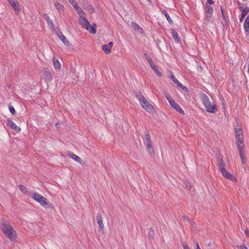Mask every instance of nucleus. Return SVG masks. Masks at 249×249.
Instances as JSON below:
<instances>
[{
    "mask_svg": "<svg viewBox=\"0 0 249 249\" xmlns=\"http://www.w3.org/2000/svg\"><path fill=\"white\" fill-rule=\"evenodd\" d=\"M171 34L175 41L178 43L180 42L181 39L178 33L174 29H171Z\"/></svg>",
    "mask_w": 249,
    "mask_h": 249,
    "instance_id": "nucleus-16",
    "label": "nucleus"
},
{
    "mask_svg": "<svg viewBox=\"0 0 249 249\" xmlns=\"http://www.w3.org/2000/svg\"><path fill=\"white\" fill-rule=\"evenodd\" d=\"M206 3H207V4H209L211 5L214 3V1L212 0H207V2Z\"/></svg>",
    "mask_w": 249,
    "mask_h": 249,
    "instance_id": "nucleus-50",
    "label": "nucleus"
},
{
    "mask_svg": "<svg viewBox=\"0 0 249 249\" xmlns=\"http://www.w3.org/2000/svg\"><path fill=\"white\" fill-rule=\"evenodd\" d=\"M131 26L133 27L135 31L139 33H142L143 31L142 29L135 22L132 21L131 23Z\"/></svg>",
    "mask_w": 249,
    "mask_h": 249,
    "instance_id": "nucleus-19",
    "label": "nucleus"
},
{
    "mask_svg": "<svg viewBox=\"0 0 249 249\" xmlns=\"http://www.w3.org/2000/svg\"><path fill=\"white\" fill-rule=\"evenodd\" d=\"M57 36L65 45L67 46H70V42L66 39L65 36L61 31H59L58 33H57Z\"/></svg>",
    "mask_w": 249,
    "mask_h": 249,
    "instance_id": "nucleus-14",
    "label": "nucleus"
},
{
    "mask_svg": "<svg viewBox=\"0 0 249 249\" xmlns=\"http://www.w3.org/2000/svg\"><path fill=\"white\" fill-rule=\"evenodd\" d=\"M239 9L240 11H242L241 15H242V17H245L249 12V8L248 7H246L245 8H243L242 6H240Z\"/></svg>",
    "mask_w": 249,
    "mask_h": 249,
    "instance_id": "nucleus-25",
    "label": "nucleus"
},
{
    "mask_svg": "<svg viewBox=\"0 0 249 249\" xmlns=\"http://www.w3.org/2000/svg\"><path fill=\"white\" fill-rule=\"evenodd\" d=\"M19 188L21 192L24 194H26L27 193V188L23 185H19Z\"/></svg>",
    "mask_w": 249,
    "mask_h": 249,
    "instance_id": "nucleus-32",
    "label": "nucleus"
},
{
    "mask_svg": "<svg viewBox=\"0 0 249 249\" xmlns=\"http://www.w3.org/2000/svg\"><path fill=\"white\" fill-rule=\"evenodd\" d=\"M96 220L97 223L98 224L100 231H101L102 232H103V231L104 230V225L103 222V218L102 214L100 213H97L96 216Z\"/></svg>",
    "mask_w": 249,
    "mask_h": 249,
    "instance_id": "nucleus-10",
    "label": "nucleus"
},
{
    "mask_svg": "<svg viewBox=\"0 0 249 249\" xmlns=\"http://www.w3.org/2000/svg\"><path fill=\"white\" fill-rule=\"evenodd\" d=\"M113 44V43L112 42H109L108 43V44L107 45L108 46V47L109 48L110 50H111V49L112 48Z\"/></svg>",
    "mask_w": 249,
    "mask_h": 249,
    "instance_id": "nucleus-47",
    "label": "nucleus"
},
{
    "mask_svg": "<svg viewBox=\"0 0 249 249\" xmlns=\"http://www.w3.org/2000/svg\"><path fill=\"white\" fill-rule=\"evenodd\" d=\"M169 104L171 106L174 108L177 111L180 113L181 115H184L185 113L180 106L174 101H169Z\"/></svg>",
    "mask_w": 249,
    "mask_h": 249,
    "instance_id": "nucleus-8",
    "label": "nucleus"
},
{
    "mask_svg": "<svg viewBox=\"0 0 249 249\" xmlns=\"http://www.w3.org/2000/svg\"><path fill=\"white\" fill-rule=\"evenodd\" d=\"M221 172L224 177L229 179V180L231 181L236 180L235 177L232 174L228 172L226 169H223V171H222Z\"/></svg>",
    "mask_w": 249,
    "mask_h": 249,
    "instance_id": "nucleus-9",
    "label": "nucleus"
},
{
    "mask_svg": "<svg viewBox=\"0 0 249 249\" xmlns=\"http://www.w3.org/2000/svg\"><path fill=\"white\" fill-rule=\"evenodd\" d=\"M239 128H235V133L236 132H238V130H239Z\"/></svg>",
    "mask_w": 249,
    "mask_h": 249,
    "instance_id": "nucleus-57",
    "label": "nucleus"
},
{
    "mask_svg": "<svg viewBox=\"0 0 249 249\" xmlns=\"http://www.w3.org/2000/svg\"><path fill=\"white\" fill-rule=\"evenodd\" d=\"M238 5H239V7L240 6H241V3H240L239 1H238Z\"/></svg>",
    "mask_w": 249,
    "mask_h": 249,
    "instance_id": "nucleus-58",
    "label": "nucleus"
},
{
    "mask_svg": "<svg viewBox=\"0 0 249 249\" xmlns=\"http://www.w3.org/2000/svg\"><path fill=\"white\" fill-rule=\"evenodd\" d=\"M222 104L223 108H225V106H226V103H225V101L224 100L223 98H222Z\"/></svg>",
    "mask_w": 249,
    "mask_h": 249,
    "instance_id": "nucleus-51",
    "label": "nucleus"
},
{
    "mask_svg": "<svg viewBox=\"0 0 249 249\" xmlns=\"http://www.w3.org/2000/svg\"><path fill=\"white\" fill-rule=\"evenodd\" d=\"M79 22L82 26V28L88 29V25H89V22L86 18H81L79 20Z\"/></svg>",
    "mask_w": 249,
    "mask_h": 249,
    "instance_id": "nucleus-17",
    "label": "nucleus"
},
{
    "mask_svg": "<svg viewBox=\"0 0 249 249\" xmlns=\"http://www.w3.org/2000/svg\"><path fill=\"white\" fill-rule=\"evenodd\" d=\"M235 137H237L238 136L243 135L242 131L241 129H239L238 132L235 133Z\"/></svg>",
    "mask_w": 249,
    "mask_h": 249,
    "instance_id": "nucleus-41",
    "label": "nucleus"
},
{
    "mask_svg": "<svg viewBox=\"0 0 249 249\" xmlns=\"http://www.w3.org/2000/svg\"><path fill=\"white\" fill-rule=\"evenodd\" d=\"M244 27L245 31L247 33H249V15L246 18L244 24Z\"/></svg>",
    "mask_w": 249,
    "mask_h": 249,
    "instance_id": "nucleus-22",
    "label": "nucleus"
},
{
    "mask_svg": "<svg viewBox=\"0 0 249 249\" xmlns=\"http://www.w3.org/2000/svg\"><path fill=\"white\" fill-rule=\"evenodd\" d=\"M143 55L145 58V59H146V60L147 61V62H148L149 64H150V63H151L152 62H153V61L151 59V57L150 56V55L146 53V51H144L143 52Z\"/></svg>",
    "mask_w": 249,
    "mask_h": 249,
    "instance_id": "nucleus-30",
    "label": "nucleus"
},
{
    "mask_svg": "<svg viewBox=\"0 0 249 249\" xmlns=\"http://www.w3.org/2000/svg\"><path fill=\"white\" fill-rule=\"evenodd\" d=\"M177 86L178 87H179L183 91H188V89L185 86L183 85L180 82L178 84H177Z\"/></svg>",
    "mask_w": 249,
    "mask_h": 249,
    "instance_id": "nucleus-36",
    "label": "nucleus"
},
{
    "mask_svg": "<svg viewBox=\"0 0 249 249\" xmlns=\"http://www.w3.org/2000/svg\"><path fill=\"white\" fill-rule=\"evenodd\" d=\"M183 220L184 221H185V220H190L189 218L187 217V216H183Z\"/></svg>",
    "mask_w": 249,
    "mask_h": 249,
    "instance_id": "nucleus-54",
    "label": "nucleus"
},
{
    "mask_svg": "<svg viewBox=\"0 0 249 249\" xmlns=\"http://www.w3.org/2000/svg\"><path fill=\"white\" fill-rule=\"evenodd\" d=\"M239 248H240V249H248L246 245H241L239 247Z\"/></svg>",
    "mask_w": 249,
    "mask_h": 249,
    "instance_id": "nucleus-49",
    "label": "nucleus"
},
{
    "mask_svg": "<svg viewBox=\"0 0 249 249\" xmlns=\"http://www.w3.org/2000/svg\"><path fill=\"white\" fill-rule=\"evenodd\" d=\"M165 96L169 102V101L174 100L173 99H172L171 98V96L169 95V94L168 93H165Z\"/></svg>",
    "mask_w": 249,
    "mask_h": 249,
    "instance_id": "nucleus-42",
    "label": "nucleus"
},
{
    "mask_svg": "<svg viewBox=\"0 0 249 249\" xmlns=\"http://www.w3.org/2000/svg\"><path fill=\"white\" fill-rule=\"evenodd\" d=\"M236 144L238 150H243L244 144L243 142V135L238 136L235 137Z\"/></svg>",
    "mask_w": 249,
    "mask_h": 249,
    "instance_id": "nucleus-7",
    "label": "nucleus"
},
{
    "mask_svg": "<svg viewBox=\"0 0 249 249\" xmlns=\"http://www.w3.org/2000/svg\"><path fill=\"white\" fill-rule=\"evenodd\" d=\"M161 13L164 15L169 23L171 25H172L173 24V21L172 20L169 15L167 13V11L165 10H163L161 11Z\"/></svg>",
    "mask_w": 249,
    "mask_h": 249,
    "instance_id": "nucleus-23",
    "label": "nucleus"
},
{
    "mask_svg": "<svg viewBox=\"0 0 249 249\" xmlns=\"http://www.w3.org/2000/svg\"><path fill=\"white\" fill-rule=\"evenodd\" d=\"M186 186L188 189H191L192 188V185L189 182L186 183Z\"/></svg>",
    "mask_w": 249,
    "mask_h": 249,
    "instance_id": "nucleus-48",
    "label": "nucleus"
},
{
    "mask_svg": "<svg viewBox=\"0 0 249 249\" xmlns=\"http://www.w3.org/2000/svg\"><path fill=\"white\" fill-rule=\"evenodd\" d=\"M102 48L106 54H108L111 52V50L107 44L102 45Z\"/></svg>",
    "mask_w": 249,
    "mask_h": 249,
    "instance_id": "nucleus-28",
    "label": "nucleus"
},
{
    "mask_svg": "<svg viewBox=\"0 0 249 249\" xmlns=\"http://www.w3.org/2000/svg\"><path fill=\"white\" fill-rule=\"evenodd\" d=\"M67 155L75 161L80 163H82V160L81 159V158L78 157V156L76 155L75 154H74L73 152L69 151L67 152Z\"/></svg>",
    "mask_w": 249,
    "mask_h": 249,
    "instance_id": "nucleus-15",
    "label": "nucleus"
},
{
    "mask_svg": "<svg viewBox=\"0 0 249 249\" xmlns=\"http://www.w3.org/2000/svg\"><path fill=\"white\" fill-rule=\"evenodd\" d=\"M83 8L84 9L89 11L91 13L94 12V8L91 4L88 3V0H83Z\"/></svg>",
    "mask_w": 249,
    "mask_h": 249,
    "instance_id": "nucleus-12",
    "label": "nucleus"
},
{
    "mask_svg": "<svg viewBox=\"0 0 249 249\" xmlns=\"http://www.w3.org/2000/svg\"><path fill=\"white\" fill-rule=\"evenodd\" d=\"M47 22L48 26H50V28L52 30H54L55 29L54 25L52 20L51 19L47 20Z\"/></svg>",
    "mask_w": 249,
    "mask_h": 249,
    "instance_id": "nucleus-33",
    "label": "nucleus"
},
{
    "mask_svg": "<svg viewBox=\"0 0 249 249\" xmlns=\"http://www.w3.org/2000/svg\"><path fill=\"white\" fill-rule=\"evenodd\" d=\"M79 16H80V17L81 18H86V17H85V12L83 11V10H81V12H78V14Z\"/></svg>",
    "mask_w": 249,
    "mask_h": 249,
    "instance_id": "nucleus-40",
    "label": "nucleus"
},
{
    "mask_svg": "<svg viewBox=\"0 0 249 249\" xmlns=\"http://www.w3.org/2000/svg\"><path fill=\"white\" fill-rule=\"evenodd\" d=\"M148 1H150V0H147Z\"/></svg>",
    "mask_w": 249,
    "mask_h": 249,
    "instance_id": "nucleus-59",
    "label": "nucleus"
},
{
    "mask_svg": "<svg viewBox=\"0 0 249 249\" xmlns=\"http://www.w3.org/2000/svg\"><path fill=\"white\" fill-rule=\"evenodd\" d=\"M206 7L207 9V13L210 14V16L207 15L206 18H211V15L213 13V8L211 5L207 4V3L206 4Z\"/></svg>",
    "mask_w": 249,
    "mask_h": 249,
    "instance_id": "nucleus-27",
    "label": "nucleus"
},
{
    "mask_svg": "<svg viewBox=\"0 0 249 249\" xmlns=\"http://www.w3.org/2000/svg\"><path fill=\"white\" fill-rule=\"evenodd\" d=\"M7 125L15 131L18 132L20 130V128L17 126L12 120L10 119H7Z\"/></svg>",
    "mask_w": 249,
    "mask_h": 249,
    "instance_id": "nucleus-11",
    "label": "nucleus"
},
{
    "mask_svg": "<svg viewBox=\"0 0 249 249\" xmlns=\"http://www.w3.org/2000/svg\"><path fill=\"white\" fill-rule=\"evenodd\" d=\"M96 24L94 23L92 24V25L90 26L88 25V29H86L87 30L89 31L90 33L95 34L96 33Z\"/></svg>",
    "mask_w": 249,
    "mask_h": 249,
    "instance_id": "nucleus-21",
    "label": "nucleus"
},
{
    "mask_svg": "<svg viewBox=\"0 0 249 249\" xmlns=\"http://www.w3.org/2000/svg\"><path fill=\"white\" fill-rule=\"evenodd\" d=\"M149 231V236H153V234L154 233V231L152 228H150Z\"/></svg>",
    "mask_w": 249,
    "mask_h": 249,
    "instance_id": "nucleus-45",
    "label": "nucleus"
},
{
    "mask_svg": "<svg viewBox=\"0 0 249 249\" xmlns=\"http://www.w3.org/2000/svg\"><path fill=\"white\" fill-rule=\"evenodd\" d=\"M218 167L220 170V172L223 171V169H226L225 168V163L224 161L223 162L219 163V164H218Z\"/></svg>",
    "mask_w": 249,
    "mask_h": 249,
    "instance_id": "nucleus-35",
    "label": "nucleus"
},
{
    "mask_svg": "<svg viewBox=\"0 0 249 249\" xmlns=\"http://www.w3.org/2000/svg\"><path fill=\"white\" fill-rule=\"evenodd\" d=\"M239 152V155L240 157V158L241 159V161L243 164H244L246 162V158L245 157V150H238Z\"/></svg>",
    "mask_w": 249,
    "mask_h": 249,
    "instance_id": "nucleus-26",
    "label": "nucleus"
},
{
    "mask_svg": "<svg viewBox=\"0 0 249 249\" xmlns=\"http://www.w3.org/2000/svg\"><path fill=\"white\" fill-rule=\"evenodd\" d=\"M183 249H190L189 246L186 242L182 243Z\"/></svg>",
    "mask_w": 249,
    "mask_h": 249,
    "instance_id": "nucleus-43",
    "label": "nucleus"
},
{
    "mask_svg": "<svg viewBox=\"0 0 249 249\" xmlns=\"http://www.w3.org/2000/svg\"><path fill=\"white\" fill-rule=\"evenodd\" d=\"M43 75L46 81H51L53 79L50 71L47 68H43L42 70Z\"/></svg>",
    "mask_w": 249,
    "mask_h": 249,
    "instance_id": "nucleus-13",
    "label": "nucleus"
},
{
    "mask_svg": "<svg viewBox=\"0 0 249 249\" xmlns=\"http://www.w3.org/2000/svg\"><path fill=\"white\" fill-rule=\"evenodd\" d=\"M151 69L155 71V72L159 76H161L162 73L158 69V67L155 64L154 62L153 61L151 63L149 64Z\"/></svg>",
    "mask_w": 249,
    "mask_h": 249,
    "instance_id": "nucleus-18",
    "label": "nucleus"
},
{
    "mask_svg": "<svg viewBox=\"0 0 249 249\" xmlns=\"http://www.w3.org/2000/svg\"><path fill=\"white\" fill-rule=\"evenodd\" d=\"M53 65L54 68L56 70H59L60 69L61 64L58 61V59L56 58H53Z\"/></svg>",
    "mask_w": 249,
    "mask_h": 249,
    "instance_id": "nucleus-24",
    "label": "nucleus"
},
{
    "mask_svg": "<svg viewBox=\"0 0 249 249\" xmlns=\"http://www.w3.org/2000/svg\"><path fill=\"white\" fill-rule=\"evenodd\" d=\"M9 109L12 115H14L16 114V110L13 106L11 105L9 106Z\"/></svg>",
    "mask_w": 249,
    "mask_h": 249,
    "instance_id": "nucleus-37",
    "label": "nucleus"
},
{
    "mask_svg": "<svg viewBox=\"0 0 249 249\" xmlns=\"http://www.w3.org/2000/svg\"><path fill=\"white\" fill-rule=\"evenodd\" d=\"M141 105L142 108L149 112H152L154 111V107L149 103L146 98L141 103Z\"/></svg>",
    "mask_w": 249,
    "mask_h": 249,
    "instance_id": "nucleus-5",
    "label": "nucleus"
},
{
    "mask_svg": "<svg viewBox=\"0 0 249 249\" xmlns=\"http://www.w3.org/2000/svg\"><path fill=\"white\" fill-rule=\"evenodd\" d=\"M216 159L218 164L224 161L222 155L220 153L216 154Z\"/></svg>",
    "mask_w": 249,
    "mask_h": 249,
    "instance_id": "nucleus-29",
    "label": "nucleus"
},
{
    "mask_svg": "<svg viewBox=\"0 0 249 249\" xmlns=\"http://www.w3.org/2000/svg\"><path fill=\"white\" fill-rule=\"evenodd\" d=\"M171 75H170V79L173 81V82L176 85L178 84L179 83V82L176 78L175 76L173 74V72L172 71H170Z\"/></svg>",
    "mask_w": 249,
    "mask_h": 249,
    "instance_id": "nucleus-31",
    "label": "nucleus"
},
{
    "mask_svg": "<svg viewBox=\"0 0 249 249\" xmlns=\"http://www.w3.org/2000/svg\"><path fill=\"white\" fill-rule=\"evenodd\" d=\"M43 16L46 20V21L50 19L49 16L47 14H44Z\"/></svg>",
    "mask_w": 249,
    "mask_h": 249,
    "instance_id": "nucleus-46",
    "label": "nucleus"
},
{
    "mask_svg": "<svg viewBox=\"0 0 249 249\" xmlns=\"http://www.w3.org/2000/svg\"><path fill=\"white\" fill-rule=\"evenodd\" d=\"M75 7L76 8L74 9L76 10V12L77 14H78V12H81V10H83L78 5V4H77V6Z\"/></svg>",
    "mask_w": 249,
    "mask_h": 249,
    "instance_id": "nucleus-44",
    "label": "nucleus"
},
{
    "mask_svg": "<svg viewBox=\"0 0 249 249\" xmlns=\"http://www.w3.org/2000/svg\"><path fill=\"white\" fill-rule=\"evenodd\" d=\"M201 100L206 108V110L210 113H215L217 111L216 105L212 103L209 97L205 94L201 96Z\"/></svg>",
    "mask_w": 249,
    "mask_h": 249,
    "instance_id": "nucleus-2",
    "label": "nucleus"
},
{
    "mask_svg": "<svg viewBox=\"0 0 249 249\" xmlns=\"http://www.w3.org/2000/svg\"><path fill=\"white\" fill-rule=\"evenodd\" d=\"M31 197L35 201L39 203L41 206L45 208H52L53 205L51 203L48 202V199L42 196L37 193H32Z\"/></svg>",
    "mask_w": 249,
    "mask_h": 249,
    "instance_id": "nucleus-3",
    "label": "nucleus"
},
{
    "mask_svg": "<svg viewBox=\"0 0 249 249\" xmlns=\"http://www.w3.org/2000/svg\"><path fill=\"white\" fill-rule=\"evenodd\" d=\"M220 7L221 11V14H222V15L223 20H224L225 22H226V17H225V16L224 10L223 9V8H222V6L221 5H220Z\"/></svg>",
    "mask_w": 249,
    "mask_h": 249,
    "instance_id": "nucleus-39",
    "label": "nucleus"
},
{
    "mask_svg": "<svg viewBox=\"0 0 249 249\" xmlns=\"http://www.w3.org/2000/svg\"><path fill=\"white\" fill-rule=\"evenodd\" d=\"M70 3L72 5L74 8H75L78 4L77 2L75 0H68Z\"/></svg>",
    "mask_w": 249,
    "mask_h": 249,
    "instance_id": "nucleus-38",
    "label": "nucleus"
},
{
    "mask_svg": "<svg viewBox=\"0 0 249 249\" xmlns=\"http://www.w3.org/2000/svg\"><path fill=\"white\" fill-rule=\"evenodd\" d=\"M55 6L59 10H63L64 6L58 2L55 3Z\"/></svg>",
    "mask_w": 249,
    "mask_h": 249,
    "instance_id": "nucleus-34",
    "label": "nucleus"
},
{
    "mask_svg": "<svg viewBox=\"0 0 249 249\" xmlns=\"http://www.w3.org/2000/svg\"><path fill=\"white\" fill-rule=\"evenodd\" d=\"M144 138V143L146 146L147 152L150 155H152L154 154V150L152 144L150 136L147 132H145Z\"/></svg>",
    "mask_w": 249,
    "mask_h": 249,
    "instance_id": "nucleus-4",
    "label": "nucleus"
},
{
    "mask_svg": "<svg viewBox=\"0 0 249 249\" xmlns=\"http://www.w3.org/2000/svg\"><path fill=\"white\" fill-rule=\"evenodd\" d=\"M245 17L243 16L242 17V15L241 16V17L239 19V21L240 22H242L243 21V19Z\"/></svg>",
    "mask_w": 249,
    "mask_h": 249,
    "instance_id": "nucleus-53",
    "label": "nucleus"
},
{
    "mask_svg": "<svg viewBox=\"0 0 249 249\" xmlns=\"http://www.w3.org/2000/svg\"><path fill=\"white\" fill-rule=\"evenodd\" d=\"M136 97L138 99L140 104L145 100V97L142 94L141 92L136 91L134 92Z\"/></svg>",
    "mask_w": 249,
    "mask_h": 249,
    "instance_id": "nucleus-20",
    "label": "nucleus"
},
{
    "mask_svg": "<svg viewBox=\"0 0 249 249\" xmlns=\"http://www.w3.org/2000/svg\"><path fill=\"white\" fill-rule=\"evenodd\" d=\"M196 249H201L200 248L199 246V245H198V243H196Z\"/></svg>",
    "mask_w": 249,
    "mask_h": 249,
    "instance_id": "nucleus-55",
    "label": "nucleus"
},
{
    "mask_svg": "<svg viewBox=\"0 0 249 249\" xmlns=\"http://www.w3.org/2000/svg\"><path fill=\"white\" fill-rule=\"evenodd\" d=\"M8 1L15 12L18 14L20 11L21 8L18 0H8Z\"/></svg>",
    "mask_w": 249,
    "mask_h": 249,
    "instance_id": "nucleus-6",
    "label": "nucleus"
},
{
    "mask_svg": "<svg viewBox=\"0 0 249 249\" xmlns=\"http://www.w3.org/2000/svg\"><path fill=\"white\" fill-rule=\"evenodd\" d=\"M55 126L56 127H58L60 126V124L58 123L55 124Z\"/></svg>",
    "mask_w": 249,
    "mask_h": 249,
    "instance_id": "nucleus-56",
    "label": "nucleus"
},
{
    "mask_svg": "<svg viewBox=\"0 0 249 249\" xmlns=\"http://www.w3.org/2000/svg\"><path fill=\"white\" fill-rule=\"evenodd\" d=\"M0 229L4 233L5 236L12 242L17 241V234L9 222L2 219Z\"/></svg>",
    "mask_w": 249,
    "mask_h": 249,
    "instance_id": "nucleus-1",
    "label": "nucleus"
},
{
    "mask_svg": "<svg viewBox=\"0 0 249 249\" xmlns=\"http://www.w3.org/2000/svg\"><path fill=\"white\" fill-rule=\"evenodd\" d=\"M245 234L249 236V231L248 230V229H246L245 231Z\"/></svg>",
    "mask_w": 249,
    "mask_h": 249,
    "instance_id": "nucleus-52",
    "label": "nucleus"
}]
</instances>
